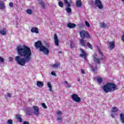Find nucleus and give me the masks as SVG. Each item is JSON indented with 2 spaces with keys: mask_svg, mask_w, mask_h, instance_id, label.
<instances>
[{
  "mask_svg": "<svg viewBox=\"0 0 124 124\" xmlns=\"http://www.w3.org/2000/svg\"><path fill=\"white\" fill-rule=\"evenodd\" d=\"M14 60V58H13V57H10V59H9L10 62H13Z\"/></svg>",
  "mask_w": 124,
  "mask_h": 124,
  "instance_id": "a18cd8bd",
  "label": "nucleus"
},
{
  "mask_svg": "<svg viewBox=\"0 0 124 124\" xmlns=\"http://www.w3.org/2000/svg\"><path fill=\"white\" fill-rule=\"evenodd\" d=\"M70 48H74L75 47V45L73 43H71L70 45Z\"/></svg>",
  "mask_w": 124,
  "mask_h": 124,
  "instance_id": "c9c22d12",
  "label": "nucleus"
},
{
  "mask_svg": "<svg viewBox=\"0 0 124 124\" xmlns=\"http://www.w3.org/2000/svg\"><path fill=\"white\" fill-rule=\"evenodd\" d=\"M51 75H53V76H56V73L55 72L52 71L51 72Z\"/></svg>",
  "mask_w": 124,
  "mask_h": 124,
  "instance_id": "c03bdc74",
  "label": "nucleus"
},
{
  "mask_svg": "<svg viewBox=\"0 0 124 124\" xmlns=\"http://www.w3.org/2000/svg\"><path fill=\"white\" fill-rule=\"evenodd\" d=\"M79 44L82 47H86V46H87V41L84 39H81L79 40Z\"/></svg>",
  "mask_w": 124,
  "mask_h": 124,
  "instance_id": "f8f14e48",
  "label": "nucleus"
},
{
  "mask_svg": "<svg viewBox=\"0 0 124 124\" xmlns=\"http://www.w3.org/2000/svg\"><path fill=\"white\" fill-rule=\"evenodd\" d=\"M57 120L58 121H61V122H62V117H58Z\"/></svg>",
  "mask_w": 124,
  "mask_h": 124,
  "instance_id": "a19ab883",
  "label": "nucleus"
},
{
  "mask_svg": "<svg viewBox=\"0 0 124 124\" xmlns=\"http://www.w3.org/2000/svg\"><path fill=\"white\" fill-rule=\"evenodd\" d=\"M96 70H97V66H96L95 67L93 68L92 69V71H93V72H95V71H96Z\"/></svg>",
  "mask_w": 124,
  "mask_h": 124,
  "instance_id": "4c0bfd02",
  "label": "nucleus"
},
{
  "mask_svg": "<svg viewBox=\"0 0 124 124\" xmlns=\"http://www.w3.org/2000/svg\"><path fill=\"white\" fill-rule=\"evenodd\" d=\"M77 7H81L82 6V1L81 0H78L76 1Z\"/></svg>",
  "mask_w": 124,
  "mask_h": 124,
  "instance_id": "f3484780",
  "label": "nucleus"
},
{
  "mask_svg": "<svg viewBox=\"0 0 124 124\" xmlns=\"http://www.w3.org/2000/svg\"><path fill=\"white\" fill-rule=\"evenodd\" d=\"M97 81L98 84H101V83H102V81H103V80L102 79V78H101V77H98V78H97Z\"/></svg>",
  "mask_w": 124,
  "mask_h": 124,
  "instance_id": "bb28decb",
  "label": "nucleus"
},
{
  "mask_svg": "<svg viewBox=\"0 0 124 124\" xmlns=\"http://www.w3.org/2000/svg\"><path fill=\"white\" fill-rule=\"evenodd\" d=\"M81 72L82 74H86V72H85V70H84V69H81Z\"/></svg>",
  "mask_w": 124,
  "mask_h": 124,
  "instance_id": "79ce46f5",
  "label": "nucleus"
},
{
  "mask_svg": "<svg viewBox=\"0 0 124 124\" xmlns=\"http://www.w3.org/2000/svg\"><path fill=\"white\" fill-rule=\"evenodd\" d=\"M100 27L101 28H105L107 27V25L104 22H101L100 23Z\"/></svg>",
  "mask_w": 124,
  "mask_h": 124,
  "instance_id": "cd10ccee",
  "label": "nucleus"
},
{
  "mask_svg": "<svg viewBox=\"0 0 124 124\" xmlns=\"http://www.w3.org/2000/svg\"><path fill=\"white\" fill-rule=\"evenodd\" d=\"M119 109H118V108L117 107H114L112 108V109L110 110V112L111 113L110 116L113 119H114L115 116H117V114L116 113L118 112Z\"/></svg>",
  "mask_w": 124,
  "mask_h": 124,
  "instance_id": "6e6552de",
  "label": "nucleus"
},
{
  "mask_svg": "<svg viewBox=\"0 0 124 124\" xmlns=\"http://www.w3.org/2000/svg\"><path fill=\"white\" fill-rule=\"evenodd\" d=\"M79 35L82 39H85V38H91V35L89 33V32L82 30L79 32Z\"/></svg>",
  "mask_w": 124,
  "mask_h": 124,
  "instance_id": "20e7f679",
  "label": "nucleus"
},
{
  "mask_svg": "<svg viewBox=\"0 0 124 124\" xmlns=\"http://www.w3.org/2000/svg\"><path fill=\"white\" fill-rule=\"evenodd\" d=\"M64 83L67 84V88H71V84L68 83V82L67 81L65 80Z\"/></svg>",
  "mask_w": 124,
  "mask_h": 124,
  "instance_id": "2f4dec72",
  "label": "nucleus"
},
{
  "mask_svg": "<svg viewBox=\"0 0 124 124\" xmlns=\"http://www.w3.org/2000/svg\"><path fill=\"white\" fill-rule=\"evenodd\" d=\"M122 40L123 41V42H124V34L122 37Z\"/></svg>",
  "mask_w": 124,
  "mask_h": 124,
  "instance_id": "de8ad7c7",
  "label": "nucleus"
},
{
  "mask_svg": "<svg viewBox=\"0 0 124 124\" xmlns=\"http://www.w3.org/2000/svg\"><path fill=\"white\" fill-rule=\"evenodd\" d=\"M58 5L60 6V7H61V8H62L63 7V3L62 1H59L58 2Z\"/></svg>",
  "mask_w": 124,
  "mask_h": 124,
  "instance_id": "c756f323",
  "label": "nucleus"
},
{
  "mask_svg": "<svg viewBox=\"0 0 124 124\" xmlns=\"http://www.w3.org/2000/svg\"><path fill=\"white\" fill-rule=\"evenodd\" d=\"M39 3L41 5V6L42 8H43V9H45L46 4H45V3H44V2H43V1L40 0L39 1Z\"/></svg>",
  "mask_w": 124,
  "mask_h": 124,
  "instance_id": "2eb2a0df",
  "label": "nucleus"
},
{
  "mask_svg": "<svg viewBox=\"0 0 124 124\" xmlns=\"http://www.w3.org/2000/svg\"><path fill=\"white\" fill-rule=\"evenodd\" d=\"M42 45V43L40 41H38L35 43V47H36L37 49H39L40 52H43L45 55L48 56L49 53H50V50L45 46Z\"/></svg>",
  "mask_w": 124,
  "mask_h": 124,
  "instance_id": "f03ea898",
  "label": "nucleus"
},
{
  "mask_svg": "<svg viewBox=\"0 0 124 124\" xmlns=\"http://www.w3.org/2000/svg\"><path fill=\"white\" fill-rule=\"evenodd\" d=\"M23 124H30V122L28 121H24Z\"/></svg>",
  "mask_w": 124,
  "mask_h": 124,
  "instance_id": "49530a36",
  "label": "nucleus"
},
{
  "mask_svg": "<svg viewBox=\"0 0 124 124\" xmlns=\"http://www.w3.org/2000/svg\"><path fill=\"white\" fill-rule=\"evenodd\" d=\"M7 95L8 97H11V94H10V93H8Z\"/></svg>",
  "mask_w": 124,
  "mask_h": 124,
  "instance_id": "09e8293b",
  "label": "nucleus"
},
{
  "mask_svg": "<svg viewBox=\"0 0 124 124\" xmlns=\"http://www.w3.org/2000/svg\"><path fill=\"white\" fill-rule=\"evenodd\" d=\"M67 27L69 28V29H73L76 27V24L74 23H68Z\"/></svg>",
  "mask_w": 124,
  "mask_h": 124,
  "instance_id": "4468645a",
  "label": "nucleus"
},
{
  "mask_svg": "<svg viewBox=\"0 0 124 124\" xmlns=\"http://www.w3.org/2000/svg\"><path fill=\"white\" fill-rule=\"evenodd\" d=\"M87 46H88V47L89 48H90V49H91L92 50H93V46H92L91 44L89 42L87 43Z\"/></svg>",
  "mask_w": 124,
  "mask_h": 124,
  "instance_id": "c85d7f7f",
  "label": "nucleus"
},
{
  "mask_svg": "<svg viewBox=\"0 0 124 124\" xmlns=\"http://www.w3.org/2000/svg\"><path fill=\"white\" fill-rule=\"evenodd\" d=\"M26 12L27 14H29V15H31V14H32V11L31 9H27Z\"/></svg>",
  "mask_w": 124,
  "mask_h": 124,
  "instance_id": "7c9ffc66",
  "label": "nucleus"
},
{
  "mask_svg": "<svg viewBox=\"0 0 124 124\" xmlns=\"http://www.w3.org/2000/svg\"><path fill=\"white\" fill-rule=\"evenodd\" d=\"M71 98L75 102H78V103L81 102V98L77 94H73L71 95Z\"/></svg>",
  "mask_w": 124,
  "mask_h": 124,
  "instance_id": "423d86ee",
  "label": "nucleus"
},
{
  "mask_svg": "<svg viewBox=\"0 0 124 124\" xmlns=\"http://www.w3.org/2000/svg\"><path fill=\"white\" fill-rule=\"evenodd\" d=\"M9 6H10V7H13V6H14V5L13 4V2H10L9 3Z\"/></svg>",
  "mask_w": 124,
  "mask_h": 124,
  "instance_id": "ea45409f",
  "label": "nucleus"
},
{
  "mask_svg": "<svg viewBox=\"0 0 124 124\" xmlns=\"http://www.w3.org/2000/svg\"><path fill=\"white\" fill-rule=\"evenodd\" d=\"M57 115H60V116H62V111H58L57 112Z\"/></svg>",
  "mask_w": 124,
  "mask_h": 124,
  "instance_id": "37998d69",
  "label": "nucleus"
},
{
  "mask_svg": "<svg viewBox=\"0 0 124 124\" xmlns=\"http://www.w3.org/2000/svg\"><path fill=\"white\" fill-rule=\"evenodd\" d=\"M95 5L98 7L99 9H102L103 8V5H102V2L100 0H95Z\"/></svg>",
  "mask_w": 124,
  "mask_h": 124,
  "instance_id": "9d476101",
  "label": "nucleus"
},
{
  "mask_svg": "<svg viewBox=\"0 0 124 124\" xmlns=\"http://www.w3.org/2000/svg\"><path fill=\"white\" fill-rule=\"evenodd\" d=\"M16 119L18 120V121L19 123L23 122V119H22V117H21V115H20V114L16 115Z\"/></svg>",
  "mask_w": 124,
  "mask_h": 124,
  "instance_id": "dca6fc26",
  "label": "nucleus"
},
{
  "mask_svg": "<svg viewBox=\"0 0 124 124\" xmlns=\"http://www.w3.org/2000/svg\"><path fill=\"white\" fill-rule=\"evenodd\" d=\"M54 43L56 46H59V39L58 38V36L56 34H54Z\"/></svg>",
  "mask_w": 124,
  "mask_h": 124,
  "instance_id": "ddd939ff",
  "label": "nucleus"
},
{
  "mask_svg": "<svg viewBox=\"0 0 124 124\" xmlns=\"http://www.w3.org/2000/svg\"><path fill=\"white\" fill-rule=\"evenodd\" d=\"M80 51L81 54L79 55L80 58H83L84 60H87L88 57V54L86 53V51L82 48H80Z\"/></svg>",
  "mask_w": 124,
  "mask_h": 124,
  "instance_id": "1a4fd4ad",
  "label": "nucleus"
},
{
  "mask_svg": "<svg viewBox=\"0 0 124 124\" xmlns=\"http://www.w3.org/2000/svg\"><path fill=\"white\" fill-rule=\"evenodd\" d=\"M60 65H61V63H60L59 62L58 63H55L54 64L52 65L51 66L53 68H56L57 67H59V66H60Z\"/></svg>",
  "mask_w": 124,
  "mask_h": 124,
  "instance_id": "a878e982",
  "label": "nucleus"
},
{
  "mask_svg": "<svg viewBox=\"0 0 124 124\" xmlns=\"http://www.w3.org/2000/svg\"><path fill=\"white\" fill-rule=\"evenodd\" d=\"M109 47L111 49H114L115 48V42L112 41L109 43Z\"/></svg>",
  "mask_w": 124,
  "mask_h": 124,
  "instance_id": "393cba45",
  "label": "nucleus"
},
{
  "mask_svg": "<svg viewBox=\"0 0 124 124\" xmlns=\"http://www.w3.org/2000/svg\"><path fill=\"white\" fill-rule=\"evenodd\" d=\"M98 52L101 55L102 57H103V53H102V52H101V50H100V49H98Z\"/></svg>",
  "mask_w": 124,
  "mask_h": 124,
  "instance_id": "58836bf2",
  "label": "nucleus"
},
{
  "mask_svg": "<svg viewBox=\"0 0 124 124\" xmlns=\"http://www.w3.org/2000/svg\"><path fill=\"white\" fill-rule=\"evenodd\" d=\"M80 81H81V79L78 78V82H80Z\"/></svg>",
  "mask_w": 124,
  "mask_h": 124,
  "instance_id": "8fccbe9b",
  "label": "nucleus"
},
{
  "mask_svg": "<svg viewBox=\"0 0 124 124\" xmlns=\"http://www.w3.org/2000/svg\"><path fill=\"white\" fill-rule=\"evenodd\" d=\"M26 114L28 116H31V114H32L31 113V108H27L26 110Z\"/></svg>",
  "mask_w": 124,
  "mask_h": 124,
  "instance_id": "b1692460",
  "label": "nucleus"
},
{
  "mask_svg": "<svg viewBox=\"0 0 124 124\" xmlns=\"http://www.w3.org/2000/svg\"><path fill=\"white\" fill-rule=\"evenodd\" d=\"M7 124H13V121L11 119H9L7 121Z\"/></svg>",
  "mask_w": 124,
  "mask_h": 124,
  "instance_id": "f704fd0d",
  "label": "nucleus"
},
{
  "mask_svg": "<svg viewBox=\"0 0 124 124\" xmlns=\"http://www.w3.org/2000/svg\"><path fill=\"white\" fill-rule=\"evenodd\" d=\"M93 61L95 62H97L99 65H100V61H103V58L101 57V58H97V54L95 53L93 55Z\"/></svg>",
  "mask_w": 124,
  "mask_h": 124,
  "instance_id": "39448f33",
  "label": "nucleus"
},
{
  "mask_svg": "<svg viewBox=\"0 0 124 124\" xmlns=\"http://www.w3.org/2000/svg\"><path fill=\"white\" fill-rule=\"evenodd\" d=\"M37 86L38 88H42L44 86V84H43V82L38 81H37Z\"/></svg>",
  "mask_w": 124,
  "mask_h": 124,
  "instance_id": "412c9836",
  "label": "nucleus"
},
{
  "mask_svg": "<svg viewBox=\"0 0 124 124\" xmlns=\"http://www.w3.org/2000/svg\"><path fill=\"white\" fill-rule=\"evenodd\" d=\"M64 2L65 4H67V8L65 9L66 12L67 13H71L72 10L71 8H70L71 7L70 3H69L67 0H64Z\"/></svg>",
  "mask_w": 124,
  "mask_h": 124,
  "instance_id": "0eeeda50",
  "label": "nucleus"
},
{
  "mask_svg": "<svg viewBox=\"0 0 124 124\" xmlns=\"http://www.w3.org/2000/svg\"><path fill=\"white\" fill-rule=\"evenodd\" d=\"M47 86L49 88V92H53L52 90V84H51V82L50 81L47 82Z\"/></svg>",
  "mask_w": 124,
  "mask_h": 124,
  "instance_id": "4be33fe9",
  "label": "nucleus"
},
{
  "mask_svg": "<svg viewBox=\"0 0 124 124\" xmlns=\"http://www.w3.org/2000/svg\"><path fill=\"white\" fill-rule=\"evenodd\" d=\"M18 56L15 58V60L22 66H25L26 62H29L31 60V50L26 45L18 46L16 48Z\"/></svg>",
  "mask_w": 124,
  "mask_h": 124,
  "instance_id": "f257e3e1",
  "label": "nucleus"
},
{
  "mask_svg": "<svg viewBox=\"0 0 124 124\" xmlns=\"http://www.w3.org/2000/svg\"><path fill=\"white\" fill-rule=\"evenodd\" d=\"M62 51H59V54H62Z\"/></svg>",
  "mask_w": 124,
  "mask_h": 124,
  "instance_id": "3c124183",
  "label": "nucleus"
},
{
  "mask_svg": "<svg viewBox=\"0 0 124 124\" xmlns=\"http://www.w3.org/2000/svg\"><path fill=\"white\" fill-rule=\"evenodd\" d=\"M33 108L34 110V115L37 117H38V116H39V108H38L37 106H33Z\"/></svg>",
  "mask_w": 124,
  "mask_h": 124,
  "instance_id": "9b49d317",
  "label": "nucleus"
},
{
  "mask_svg": "<svg viewBox=\"0 0 124 124\" xmlns=\"http://www.w3.org/2000/svg\"><path fill=\"white\" fill-rule=\"evenodd\" d=\"M5 8V5L3 1H0V9H4Z\"/></svg>",
  "mask_w": 124,
  "mask_h": 124,
  "instance_id": "a211bd4d",
  "label": "nucleus"
},
{
  "mask_svg": "<svg viewBox=\"0 0 124 124\" xmlns=\"http://www.w3.org/2000/svg\"><path fill=\"white\" fill-rule=\"evenodd\" d=\"M117 89V85L113 83H108L103 86V90L105 93H112Z\"/></svg>",
  "mask_w": 124,
  "mask_h": 124,
  "instance_id": "7ed1b4c3",
  "label": "nucleus"
},
{
  "mask_svg": "<svg viewBox=\"0 0 124 124\" xmlns=\"http://www.w3.org/2000/svg\"><path fill=\"white\" fill-rule=\"evenodd\" d=\"M122 1H123V2H124V0H122Z\"/></svg>",
  "mask_w": 124,
  "mask_h": 124,
  "instance_id": "603ef678",
  "label": "nucleus"
},
{
  "mask_svg": "<svg viewBox=\"0 0 124 124\" xmlns=\"http://www.w3.org/2000/svg\"><path fill=\"white\" fill-rule=\"evenodd\" d=\"M31 32H33V33L35 32V33H39V31H38V29L36 27L31 28Z\"/></svg>",
  "mask_w": 124,
  "mask_h": 124,
  "instance_id": "6ab92c4d",
  "label": "nucleus"
},
{
  "mask_svg": "<svg viewBox=\"0 0 124 124\" xmlns=\"http://www.w3.org/2000/svg\"><path fill=\"white\" fill-rule=\"evenodd\" d=\"M42 106L44 108V109H47V106L45 103H42Z\"/></svg>",
  "mask_w": 124,
  "mask_h": 124,
  "instance_id": "72a5a7b5",
  "label": "nucleus"
},
{
  "mask_svg": "<svg viewBox=\"0 0 124 124\" xmlns=\"http://www.w3.org/2000/svg\"><path fill=\"white\" fill-rule=\"evenodd\" d=\"M0 34L1 35H5L6 34V30L4 28L3 30H0Z\"/></svg>",
  "mask_w": 124,
  "mask_h": 124,
  "instance_id": "5701e85b",
  "label": "nucleus"
},
{
  "mask_svg": "<svg viewBox=\"0 0 124 124\" xmlns=\"http://www.w3.org/2000/svg\"><path fill=\"white\" fill-rule=\"evenodd\" d=\"M120 116V120L122 123V124H124V113H121L119 115Z\"/></svg>",
  "mask_w": 124,
  "mask_h": 124,
  "instance_id": "aec40b11",
  "label": "nucleus"
},
{
  "mask_svg": "<svg viewBox=\"0 0 124 124\" xmlns=\"http://www.w3.org/2000/svg\"><path fill=\"white\" fill-rule=\"evenodd\" d=\"M0 61L1 62H2V63H4V59L2 58L1 57H0Z\"/></svg>",
  "mask_w": 124,
  "mask_h": 124,
  "instance_id": "e433bc0d",
  "label": "nucleus"
},
{
  "mask_svg": "<svg viewBox=\"0 0 124 124\" xmlns=\"http://www.w3.org/2000/svg\"><path fill=\"white\" fill-rule=\"evenodd\" d=\"M85 25L87 27V28H91V25H90V23L87 21H85Z\"/></svg>",
  "mask_w": 124,
  "mask_h": 124,
  "instance_id": "473e14b6",
  "label": "nucleus"
}]
</instances>
